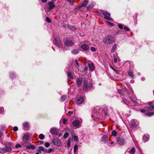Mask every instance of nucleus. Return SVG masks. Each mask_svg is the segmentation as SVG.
I'll return each instance as SVG.
<instances>
[{
    "label": "nucleus",
    "instance_id": "obj_52",
    "mask_svg": "<svg viewBox=\"0 0 154 154\" xmlns=\"http://www.w3.org/2000/svg\"><path fill=\"white\" fill-rule=\"evenodd\" d=\"M107 22L108 23H109V24H110L111 26H113L114 25V24L113 23H112L111 22H108V21H107Z\"/></svg>",
    "mask_w": 154,
    "mask_h": 154
},
{
    "label": "nucleus",
    "instance_id": "obj_22",
    "mask_svg": "<svg viewBox=\"0 0 154 154\" xmlns=\"http://www.w3.org/2000/svg\"><path fill=\"white\" fill-rule=\"evenodd\" d=\"M26 148L27 149H35V147L33 145H29L27 146Z\"/></svg>",
    "mask_w": 154,
    "mask_h": 154
},
{
    "label": "nucleus",
    "instance_id": "obj_42",
    "mask_svg": "<svg viewBox=\"0 0 154 154\" xmlns=\"http://www.w3.org/2000/svg\"><path fill=\"white\" fill-rule=\"evenodd\" d=\"M46 20L49 23H50L51 22V20H50V19L48 17H46Z\"/></svg>",
    "mask_w": 154,
    "mask_h": 154
},
{
    "label": "nucleus",
    "instance_id": "obj_58",
    "mask_svg": "<svg viewBox=\"0 0 154 154\" xmlns=\"http://www.w3.org/2000/svg\"><path fill=\"white\" fill-rule=\"evenodd\" d=\"M112 69H113V70L115 71V72H118V70L114 68H112Z\"/></svg>",
    "mask_w": 154,
    "mask_h": 154
},
{
    "label": "nucleus",
    "instance_id": "obj_6",
    "mask_svg": "<svg viewBox=\"0 0 154 154\" xmlns=\"http://www.w3.org/2000/svg\"><path fill=\"white\" fill-rule=\"evenodd\" d=\"M117 140L120 146L124 145L125 142V139L122 137L118 138Z\"/></svg>",
    "mask_w": 154,
    "mask_h": 154
},
{
    "label": "nucleus",
    "instance_id": "obj_41",
    "mask_svg": "<svg viewBox=\"0 0 154 154\" xmlns=\"http://www.w3.org/2000/svg\"><path fill=\"white\" fill-rule=\"evenodd\" d=\"M28 123L27 122H25L23 124V125L24 127H26L28 125Z\"/></svg>",
    "mask_w": 154,
    "mask_h": 154
},
{
    "label": "nucleus",
    "instance_id": "obj_39",
    "mask_svg": "<svg viewBox=\"0 0 154 154\" xmlns=\"http://www.w3.org/2000/svg\"><path fill=\"white\" fill-rule=\"evenodd\" d=\"M73 139L74 141L78 142V137L76 136H73Z\"/></svg>",
    "mask_w": 154,
    "mask_h": 154
},
{
    "label": "nucleus",
    "instance_id": "obj_50",
    "mask_svg": "<svg viewBox=\"0 0 154 154\" xmlns=\"http://www.w3.org/2000/svg\"><path fill=\"white\" fill-rule=\"evenodd\" d=\"M18 128L17 127L15 126L13 128V130L14 131H17L18 130Z\"/></svg>",
    "mask_w": 154,
    "mask_h": 154
},
{
    "label": "nucleus",
    "instance_id": "obj_51",
    "mask_svg": "<svg viewBox=\"0 0 154 154\" xmlns=\"http://www.w3.org/2000/svg\"><path fill=\"white\" fill-rule=\"evenodd\" d=\"M4 108L3 107H1L0 109V113L3 112L4 111Z\"/></svg>",
    "mask_w": 154,
    "mask_h": 154
},
{
    "label": "nucleus",
    "instance_id": "obj_64",
    "mask_svg": "<svg viewBox=\"0 0 154 154\" xmlns=\"http://www.w3.org/2000/svg\"><path fill=\"white\" fill-rule=\"evenodd\" d=\"M114 143V142H113V141H112V142H111V144H113Z\"/></svg>",
    "mask_w": 154,
    "mask_h": 154
},
{
    "label": "nucleus",
    "instance_id": "obj_12",
    "mask_svg": "<svg viewBox=\"0 0 154 154\" xmlns=\"http://www.w3.org/2000/svg\"><path fill=\"white\" fill-rule=\"evenodd\" d=\"M73 125L74 127H79L80 126V123L79 120H74L72 122Z\"/></svg>",
    "mask_w": 154,
    "mask_h": 154
},
{
    "label": "nucleus",
    "instance_id": "obj_18",
    "mask_svg": "<svg viewBox=\"0 0 154 154\" xmlns=\"http://www.w3.org/2000/svg\"><path fill=\"white\" fill-rule=\"evenodd\" d=\"M149 139V136L148 134L144 135L143 137V140L144 142L147 141Z\"/></svg>",
    "mask_w": 154,
    "mask_h": 154
},
{
    "label": "nucleus",
    "instance_id": "obj_62",
    "mask_svg": "<svg viewBox=\"0 0 154 154\" xmlns=\"http://www.w3.org/2000/svg\"><path fill=\"white\" fill-rule=\"evenodd\" d=\"M69 113L71 114H73V112L72 111H69Z\"/></svg>",
    "mask_w": 154,
    "mask_h": 154
},
{
    "label": "nucleus",
    "instance_id": "obj_19",
    "mask_svg": "<svg viewBox=\"0 0 154 154\" xmlns=\"http://www.w3.org/2000/svg\"><path fill=\"white\" fill-rule=\"evenodd\" d=\"M89 69L91 71H93L94 69V66L93 64L91 63L88 64Z\"/></svg>",
    "mask_w": 154,
    "mask_h": 154
},
{
    "label": "nucleus",
    "instance_id": "obj_8",
    "mask_svg": "<svg viewBox=\"0 0 154 154\" xmlns=\"http://www.w3.org/2000/svg\"><path fill=\"white\" fill-rule=\"evenodd\" d=\"M83 79L82 77H79L76 80V84L78 87H80L82 85Z\"/></svg>",
    "mask_w": 154,
    "mask_h": 154
},
{
    "label": "nucleus",
    "instance_id": "obj_55",
    "mask_svg": "<svg viewBox=\"0 0 154 154\" xmlns=\"http://www.w3.org/2000/svg\"><path fill=\"white\" fill-rule=\"evenodd\" d=\"M76 65H75V67H76L78 69H79V68L78 67H79V63H76Z\"/></svg>",
    "mask_w": 154,
    "mask_h": 154
},
{
    "label": "nucleus",
    "instance_id": "obj_40",
    "mask_svg": "<svg viewBox=\"0 0 154 154\" xmlns=\"http://www.w3.org/2000/svg\"><path fill=\"white\" fill-rule=\"evenodd\" d=\"M53 149H52L49 148L48 150L46 149V152H45L51 153Z\"/></svg>",
    "mask_w": 154,
    "mask_h": 154
},
{
    "label": "nucleus",
    "instance_id": "obj_7",
    "mask_svg": "<svg viewBox=\"0 0 154 154\" xmlns=\"http://www.w3.org/2000/svg\"><path fill=\"white\" fill-rule=\"evenodd\" d=\"M52 142L54 145L57 146H60L61 144L60 141L57 138L53 139Z\"/></svg>",
    "mask_w": 154,
    "mask_h": 154
},
{
    "label": "nucleus",
    "instance_id": "obj_11",
    "mask_svg": "<svg viewBox=\"0 0 154 154\" xmlns=\"http://www.w3.org/2000/svg\"><path fill=\"white\" fill-rule=\"evenodd\" d=\"M54 42V44L57 46H59L61 44V42L59 38L58 37L56 38H55Z\"/></svg>",
    "mask_w": 154,
    "mask_h": 154
},
{
    "label": "nucleus",
    "instance_id": "obj_35",
    "mask_svg": "<svg viewBox=\"0 0 154 154\" xmlns=\"http://www.w3.org/2000/svg\"><path fill=\"white\" fill-rule=\"evenodd\" d=\"M151 110L149 109V107H147V108H146V109L145 110L144 109H141V111L142 112H144L145 111H149Z\"/></svg>",
    "mask_w": 154,
    "mask_h": 154
},
{
    "label": "nucleus",
    "instance_id": "obj_3",
    "mask_svg": "<svg viewBox=\"0 0 154 154\" xmlns=\"http://www.w3.org/2000/svg\"><path fill=\"white\" fill-rule=\"evenodd\" d=\"M92 87V84L90 83H88L86 80L83 81V89L84 90H87L88 89L91 88Z\"/></svg>",
    "mask_w": 154,
    "mask_h": 154
},
{
    "label": "nucleus",
    "instance_id": "obj_45",
    "mask_svg": "<svg viewBox=\"0 0 154 154\" xmlns=\"http://www.w3.org/2000/svg\"><path fill=\"white\" fill-rule=\"evenodd\" d=\"M50 145V144L49 143L46 142L45 143V146L46 147H48Z\"/></svg>",
    "mask_w": 154,
    "mask_h": 154
},
{
    "label": "nucleus",
    "instance_id": "obj_56",
    "mask_svg": "<svg viewBox=\"0 0 154 154\" xmlns=\"http://www.w3.org/2000/svg\"><path fill=\"white\" fill-rule=\"evenodd\" d=\"M149 105L150 107V108L153 105L152 103H150L149 104Z\"/></svg>",
    "mask_w": 154,
    "mask_h": 154
},
{
    "label": "nucleus",
    "instance_id": "obj_10",
    "mask_svg": "<svg viewBox=\"0 0 154 154\" xmlns=\"http://www.w3.org/2000/svg\"><path fill=\"white\" fill-rule=\"evenodd\" d=\"M58 130L55 128H53L51 129V134L55 135H57L58 132Z\"/></svg>",
    "mask_w": 154,
    "mask_h": 154
},
{
    "label": "nucleus",
    "instance_id": "obj_16",
    "mask_svg": "<svg viewBox=\"0 0 154 154\" xmlns=\"http://www.w3.org/2000/svg\"><path fill=\"white\" fill-rule=\"evenodd\" d=\"M88 3V2L86 0L82 4L79 5V8H81L83 7H84Z\"/></svg>",
    "mask_w": 154,
    "mask_h": 154
},
{
    "label": "nucleus",
    "instance_id": "obj_60",
    "mask_svg": "<svg viewBox=\"0 0 154 154\" xmlns=\"http://www.w3.org/2000/svg\"><path fill=\"white\" fill-rule=\"evenodd\" d=\"M134 80H132L131 81V83H133L134 82Z\"/></svg>",
    "mask_w": 154,
    "mask_h": 154
},
{
    "label": "nucleus",
    "instance_id": "obj_43",
    "mask_svg": "<svg viewBox=\"0 0 154 154\" xmlns=\"http://www.w3.org/2000/svg\"><path fill=\"white\" fill-rule=\"evenodd\" d=\"M124 28L125 29L127 30L128 31H130V29L127 26H124Z\"/></svg>",
    "mask_w": 154,
    "mask_h": 154
},
{
    "label": "nucleus",
    "instance_id": "obj_17",
    "mask_svg": "<svg viewBox=\"0 0 154 154\" xmlns=\"http://www.w3.org/2000/svg\"><path fill=\"white\" fill-rule=\"evenodd\" d=\"M37 151L39 153H41L42 151L45 152H46V149L43 146H40L39 147L38 149L37 150Z\"/></svg>",
    "mask_w": 154,
    "mask_h": 154
},
{
    "label": "nucleus",
    "instance_id": "obj_5",
    "mask_svg": "<svg viewBox=\"0 0 154 154\" xmlns=\"http://www.w3.org/2000/svg\"><path fill=\"white\" fill-rule=\"evenodd\" d=\"M11 145V143L10 142H7L5 143L6 147L5 149L6 152H10L12 150Z\"/></svg>",
    "mask_w": 154,
    "mask_h": 154
},
{
    "label": "nucleus",
    "instance_id": "obj_29",
    "mask_svg": "<svg viewBox=\"0 0 154 154\" xmlns=\"http://www.w3.org/2000/svg\"><path fill=\"white\" fill-rule=\"evenodd\" d=\"M128 74L130 76L131 78H133L134 74L131 71H129L128 72Z\"/></svg>",
    "mask_w": 154,
    "mask_h": 154
},
{
    "label": "nucleus",
    "instance_id": "obj_61",
    "mask_svg": "<svg viewBox=\"0 0 154 154\" xmlns=\"http://www.w3.org/2000/svg\"><path fill=\"white\" fill-rule=\"evenodd\" d=\"M141 79L142 81H144L145 80V78H144V77H142L141 78Z\"/></svg>",
    "mask_w": 154,
    "mask_h": 154
},
{
    "label": "nucleus",
    "instance_id": "obj_33",
    "mask_svg": "<svg viewBox=\"0 0 154 154\" xmlns=\"http://www.w3.org/2000/svg\"><path fill=\"white\" fill-rule=\"evenodd\" d=\"M69 134L68 132H66L63 136V138L66 139L69 136Z\"/></svg>",
    "mask_w": 154,
    "mask_h": 154
},
{
    "label": "nucleus",
    "instance_id": "obj_44",
    "mask_svg": "<svg viewBox=\"0 0 154 154\" xmlns=\"http://www.w3.org/2000/svg\"><path fill=\"white\" fill-rule=\"evenodd\" d=\"M96 49L95 47H92L91 48V50L93 52H95L96 51Z\"/></svg>",
    "mask_w": 154,
    "mask_h": 154
},
{
    "label": "nucleus",
    "instance_id": "obj_46",
    "mask_svg": "<svg viewBox=\"0 0 154 154\" xmlns=\"http://www.w3.org/2000/svg\"><path fill=\"white\" fill-rule=\"evenodd\" d=\"M21 147V145L20 144H17L15 146L16 148H20Z\"/></svg>",
    "mask_w": 154,
    "mask_h": 154
},
{
    "label": "nucleus",
    "instance_id": "obj_23",
    "mask_svg": "<svg viewBox=\"0 0 154 154\" xmlns=\"http://www.w3.org/2000/svg\"><path fill=\"white\" fill-rule=\"evenodd\" d=\"M79 49H75L72 51V53L73 54H76L79 52Z\"/></svg>",
    "mask_w": 154,
    "mask_h": 154
},
{
    "label": "nucleus",
    "instance_id": "obj_28",
    "mask_svg": "<svg viewBox=\"0 0 154 154\" xmlns=\"http://www.w3.org/2000/svg\"><path fill=\"white\" fill-rule=\"evenodd\" d=\"M93 5L92 4H90L88 6L87 8L88 10H90L93 8Z\"/></svg>",
    "mask_w": 154,
    "mask_h": 154
},
{
    "label": "nucleus",
    "instance_id": "obj_59",
    "mask_svg": "<svg viewBox=\"0 0 154 154\" xmlns=\"http://www.w3.org/2000/svg\"><path fill=\"white\" fill-rule=\"evenodd\" d=\"M43 142L42 141H41L39 142V143L40 144H42L43 143Z\"/></svg>",
    "mask_w": 154,
    "mask_h": 154
},
{
    "label": "nucleus",
    "instance_id": "obj_57",
    "mask_svg": "<svg viewBox=\"0 0 154 154\" xmlns=\"http://www.w3.org/2000/svg\"><path fill=\"white\" fill-rule=\"evenodd\" d=\"M41 1L43 3H45L47 2V0H41Z\"/></svg>",
    "mask_w": 154,
    "mask_h": 154
},
{
    "label": "nucleus",
    "instance_id": "obj_14",
    "mask_svg": "<svg viewBox=\"0 0 154 154\" xmlns=\"http://www.w3.org/2000/svg\"><path fill=\"white\" fill-rule=\"evenodd\" d=\"M48 5H49L48 9H49V11H50L51 9L54 7L55 5L54 4V2L52 1L49 2Z\"/></svg>",
    "mask_w": 154,
    "mask_h": 154
},
{
    "label": "nucleus",
    "instance_id": "obj_4",
    "mask_svg": "<svg viewBox=\"0 0 154 154\" xmlns=\"http://www.w3.org/2000/svg\"><path fill=\"white\" fill-rule=\"evenodd\" d=\"M103 15L105 16L104 18L109 21H112V19L110 17V14L106 11H102Z\"/></svg>",
    "mask_w": 154,
    "mask_h": 154
},
{
    "label": "nucleus",
    "instance_id": "obj_30",
    "mask_svg": "<svg viewBox=\"0 0 154 154\" xmlns=\"http://www.w3.org/2000/svg\"><path fill=\"white\" fill-rule=\"evenodd\" d=\"M39 139H40L41 140H43L45 138V136L43 134H40L39 136Z\"/></svg>",
    "mask_w": 154,
    "mask_h": 154
},
{
    "label": "nucleus",
    "instance_id": "obj_25",
    "mask_svg": "<svg viewBox=\"0 0 154 154\" xmlns=\"http://www.w3.org/2000/svg\"><path fill=\"white\" fill-rule=\"evenodd\" d=\"M116 45L115 44L114 45L112 48L111 52H114L115 51V50L116 49Z\"/></svg>",
    "mask_w": 154,
    "mask_h": 154
},
{
    "label": "nucleus",
    "instance_id": "obj_32",
    "mask_svg": "<svg viewBox=\"0 0 154 154\" xmlns=\"http://www.w3.org/2000/svg\"><path fill=\"white\" fill-rule=\"evenodd\" d=\"M66 98V95H63L61 97V100L63 101Z\"/></svg>",
    "mask_w": 154,
    "mask_h": 154
},
{
    "label": "nucleus",
    "instance_id": "obj_15",
    "mask_svg": "<svg viewBox=\"0 0 154 154\" xmlns=\"http://www.w3.org/2000/svg\"><path fill=\"white\" fill-rule=\"evenodd\" d=\"M84 101V99L83 97H80L78 98L76 100V103L78 104H82Z\"/></svg>",
    "mask_w": 154,
    "mask_h": 154
},
{
    "label": "nucleus",
    "instance_id": "obj_48",
    "mask_svg": "<svg viewBox=\"0 0 154 154\" xmlns=\"http://www.w3.org/2000/svg\"><path fill=\"white\" fill-rule=\"evenodd\" d=\"M118 60V58L116 57H115L114 58V62L115 63H116Z\"/></svg>",
    "mask_w": 154,
    "mask_h": 154
},
{
    "label": "nucleus",
    "instance_id": "obj_63",
    "mask_svg": "<svg viewBox=\"0 0 154 154\" xmlns=\"http://www.w3.org/2000/svg\"><path fill=\"white\" fill-rule=\"evenodd\" d=\"M75 63H78V62H77V60H75Z\"/></svg>",
    "mask_w": 154,
    "mask_h": 154
},
{
    "label": "nucleus",
    "instance_id": "obj_47",
    "mask_svg": "<svg viewBox=\"0 0 154 154\" xmlns=\"http://www.w3.org/2000/svg\"><path fill=\"white\" fill-rule=\"evenodd\" d=\"M66 0L68 2H69L70 4L72 5H74L72 1V0Z\"/></svg>",
    "mask_w": 154,
    "mask_h": 154
},
{
    "label": "nucleus",
    "instance_id": "obj_31",
    "mask_svg": "<svg viewBox=\"0 0 154 154\" xmlns=\"http://www.w3.org/2000/svg\"><path fill=\"white\" fill-rule=\"evenodd\" d=\"M145 114L146 115L150 116H151L154 115V113L153 112H148L146 113Z\"/></svg>",
    "mask_w": 154,
    "mask_h": 154
},
{
    "label": "nucleus",
    "instance_id": "obj_27",
    "mask_svg": "<svg viewBox=\"0 0 154 154\" xmlns=\"http://www.w3.org/2000/svg\"><path fill=\"white\" fill-rule=\"evenodd\" d=\"M0 152L2 153L6 152L5 147L4 148H0Z\"/></svg>",
    "mask_w": 154,
    "mask_h": 154
},
{
    "label": "nucleus",
    "instance_id": "obj_36",
    "mask_svg": "<svg viewBox=\"0 0 154 154\" xmlns=\"http://www.w3.org/2000/svg\"><path fill=\"white\" fill-rule=\"evenodd\" d=\"M78 149V146L77 145H75L74 146V151L75 152Z\"/></svg>",
    "mask_w": 154,
    "mask_h": 154
},
{
    "label": "nucleus",
    "instance_id": "obj_21",
    "mask_svg": "<svg viewBox=\"0 0 154 154\" xmlns=\"http://www.w3.org/2000/svg\"><path fill=\"white\" fill-rule=\"evenodd\" d=\"M29 139V135L27 134L24 135L23 137V141H26L28 140Z\"/></svg>",
    "mask_w": 154,
    "mask_h": 154
},
{
    "label": "nucleus",
    "instance_id": "obj_37",
    "mask_svg": "<svg viewBox=\"0 0 154 154\" xmlns=\"http://www.w3.org/2000/svg\"><path fill=\"white\" fill-rule=\"evenodd\" d=\"M69 29L72 30H75L76 29L75 27L72 26H69Z\"/></svg>",
    "mask_w": 154,
    "mask_h": 154
},
{
    "label": "nucleus",
    "instance_id": "obj_2",
    "mask_svg": "<svg viewBox=\"0 0 154 154\" xmlns=\"http://www.w3.org/2000/svg\"><path fill=\"white\" fill-rule=\"evenodd\" d=\"M63 42L65 46L70 47L74 45V43L69 38H66L63 39Z\"/></svg>",
    "mask_w": 154,
    "mask_h": 154
},
{
    "label": "nucleus",
    "instance_id": "obj_24",
    "mask_svg": "<svg viewBox=\"0 0 154 154\" xmlns=\"http://www.w3.org/2000/svg\"><path fill=\"white\" fill-rule=\"evenodd\" d=\"M135 152V149L134 147H132L131 150H130L129 152L131 154H134V153Z\"/></svg>",
    "mask_w": 154,
    "mask_h": 154
},
{
    "label": "nucleus",
    "instance_id": "obj_20",
    "mask_svg": "<svg viewBox=\"0 0 154 154\" xmlns=\"http://www.w3.org/2000/svg\"><path fill=\"white\" fill-rule=\"evenodd\" d=\"M102 141L104 143H106L107 142V138L106 136L104 135L102 137Z\"/></svg>",
    "mask_w": 154,
    "mask_h": 154
},
{
    "label": "nucleus",
    "instance_id": "obj_54",
    "mask_svg": "<svg viewBox=\"0 0 154 154\" xmlns=\"http://www.w3.org/2000/svg\"><path fill=\"white\" fill-rule=\"evenodd\" d=\"M149 108L151 110L150 111L152 110V109L154 110V106L152 105L150 108L149 107Z\"/></svg>",
    "mask_w": 154,
    "mask_h": 154
},
{
    "label": "nucleus",
    "instance_id": "obj_26",
    "mask_svg": "<svg viewBox=\"0 0 154 154\" xmlns=\"http://www.w3.org/2000/svg\"><path fill=\"white\" fill-rule=\"evenodd\" d=\"M67 75L68 77L70 79H73L72 75L70 72H67Z\"/></svg>",
    "mask_w": 154,
    "mask_h": 154
},
{
    "label": "nucleus",
    "instance_id": "obj_9",
    "mask_svg": "<svg viewBox=\"0 0 154 154\" xmlns=\"http://www.w3.org/2000/svg\"><path fill=\"white\" fill-rule=\"evenodd\" d=\"M138 124V122L136 120L133 119L131 121V125L133 127H135Z\"/></svg>",
    "mask_w": 154,
    "mask_h": 154
},
{
    "label": "nucleus",
    "instance_id": "obj_53",
    "mask_svg": "<svg viewBox=\"0 0 154 154\" xmlns=\"http://www.w3.org/2000/svg\"><path fill=\"white\" fill-rule=\"evenodd\" d=\"M67 121V119H63V123H66V122Z\"/></svg>",
    "mask_w": 154,
    "mask_h": 154
},
{
    "label": "nucleus",
    "instance_id": "obj_38",
    "mask_svg": "<svg viewBox=\"0 0 154 154\" xmlns=\"http://www.w3.org/2000/svg\"><path fill=\"white\" fill-rule=\"evenodd\" d=\"M112 136L114 137H115L117 135V133L116 131L114 130L112 131Z\"/></svg>",
    "mask_w": 154,
    "mask_h": 154
},
{
    "label": "nucleus",
    "instance_id": "obj_34",
    "mask_svg": "<svg viewBox=\"0 0 154 154\" xmlns=\"http://www.w3.org/2000/svg\"><path fill=\"white\" fill-rule=\"evenodd\" d=\"M70 142L71 140L69 139H68L67 141V143L68 147H69L70 146Z\"/></svg>",
    "mask_w": 154,
    "mask_h": 154
},
{
    "label": "nucleus",
    "instance_id": "obj_13",
    "mask_svg": "<svg viewBox=\"0 0 154 154\" xmlns=\"http://www.w3.org/2000/svg\"><path fill=\"white\" fill-rule=\"evenodd\" d=\"M81 48L85 51H87L89 49V46L85 44H82L81 46Z\"/></svg>",
    "mask_w": 154,
    "mask_h": 154
},
{
    "label": "nucleus",
    "instance_id": "obj_49",
    "mask_svg": "<svg viewBox=\"0 0 154 154\" xmlns=\"http://www.w3.org/2000/svg\"><path fill=\"white\" fill-rule=\"evenodd\" d=\"M118 26L119 27V28H120V29H122L123 28V26L121 25V24H119L118 25Z\"/></svg>",
    "mask_w": 154,
    "mask_h": 154
},
{
    "label": "nucleus",
    "instance_id": "obj_1",
    "mask_svg": "<svg viewBox=\"0 0 154 154\" xmlns=\"http://www.w3.org/2000/svg\"><path fill=\"white\" fill-rule=\"evenodd\" d=\"M116 40V38L111 35H108L103 40L104 43L107 45H110L113 43Z\"/></svg>",
    "mask_w": 154,
    "mask_h": 154
}]
</instances>
